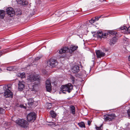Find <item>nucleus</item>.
Wrapping results in <instances>:
<instances>
[{
	"label": "nucleus",
	"mask_w": 130,
	"mask_h": 130,
	"mask_svg": "<svg viewBox=\"0 0 130 130\" xmlns=\"http://www.w3.org/2000/svg\"><path fill=\"white\" fill-rule=\"evenodd\" d=\"M91 121H88V124L89 125H90L91 123Z\"/></svg>",
	"instance_id": "37"
},
{
	"label": "nucleus",
	"mask_w": 130,
	"mask_h": 130,
	"mask_svg": "<svg viewBox=\"0 0 130 130\" xmlns=\"http://www.w3.org/2000/svg\"><path fill=\"white\" fill-rule=\"evenodd\" d=\"M130 44V42H128V44Z\"/></svg>",
	"instance_id": "43"
},
{
	"label": "nucleus",
	"mask_w": 130,
	"mask_h": 130,
	"mask_svg": "<svg viewBox=\"0 0 130 130\" xmlns=\"http://www.w3.org/2000/svg\"><path fill=\"white\" fill-rule=\"evenodd\" d=\"M41 58V57H37L35 58V61H37L38 60H39Z\"/></svg>",
	"instance_id": "36"
},
{
	"label": "nucleus",
	"mask_w": 130,
	"mask_h": 130,
	"mask_svg": "<svg viewBox=\"0 0 130 130\" xmlns=\"http://www.w3.org/2000/svg\"><path fill=\"white\" fill-rule=\"evenodd\" d=\"M5 14V11L4 10H0V18L3 19L4 18Z\"/></svg>",
	"instance_id": "19"
},
{
	"label": "nucleus",
	"mask_w": 130,
	"mask_h": 130,
	"mask_svg": "<svg viewBox=\"0 0 130 130\" xmlns=\"http://www.w3.org/2000/svg\"><path fill=\"white\" fill-rule=\"evenodd\" d=\"M28 80L31 82L35 81V85H37L40 83L41 78L38 76L31 75L30 76Z\"/></svg>",
	"instance_id": "3"
},
{
	"label": "nucleus",
	"mask_w": 130,
	"mask_h": 130,
	"mask_svg": "<svg viewBox=\"0 0 130 130\" xmlns=\"http://www.w3.org/2000/svg\"><path fill=\"white\" fill-rule=\"evenodd\" d=\"M109 34L108 32L107 33H104V34L103 33V35H102V38H106L107 36Z\"/></svg>",
	"instance_id": "30"
},
{
	"label": "nucleus",
	"mask_w": 130,
	"mask_h": 130,
	"mask_svg": "<svg viewBox=\"0 0 130 130\" xmlns=\"http://www.w3.org/2000/svg\"><path fill=\"white\" fill-rule=\"evenodd\" d=\"M58 130H64V129L62 128H58Z\"/></svg>",
	"instance_id": "40"
},
{
	"label": "nucleus",
	"mask_w": 130,
	"mask_h": 130,
	"mask_svg": "<svg viewBox=\"0 0 130 130\" xmlns=\"http://www.w3.org/2000/svg\"><path fill=\"white\" fill-rule=\"evenodd\" d=\"M5 112L4 109L0 107V114H3Z\"/></svg>",
	"instance_id": "28"
},
{
	"label": "nucleus",
	"mask_w": 130,
	"mask_h": 130,
	"mask_svg": "<svg viewBox=\"0 0 130 130\" xmlns=\"http://www.w3.org/2000/svg\"><path fill=\"white\" fill-rule=\"evenodd\" d=\"M6 11L9 17H12L15 15V12L14 10L11 7H9L8 8L6 9Z\"/></svg>",
	"instance_id": "8"
},
{
	"label": "nucleus",
	"mask_w": 130,
	"mask_h": 130,
	"mask_svg": "<svg viewBox=\"0 0 130 130\" xmlns=\"http://www.w3.org/2000/svg\"><path fill=\"white\" fill-rule=\"evenodd\" d=\"M73 88V86L71 84H68L65 85H62L61 88L60 92L65 94L66 93V92L70 93Z\"/></svg>",
	"instance_id": "2"
},
{
	"label": "nucleus",
	"mask_w": 130,
	"mask_h": 130,
	"mask_svg": "<svg viewBox=\"0 0 130 130\" xmlns=\"http://www.w3.org/2000/svg\"><path fill=\"white\" fill-rule=\"evenodd\" d=\"M125 42H126V41H125Z\"/></svg>",
	"instance_id": "45"
},
{
	"label": "nucleus",
	"mask_w": 130,
	"mask_h": 130,
	"mask_svg": "<svg viewBox=\"0 0 130 130\" xmlns=\"http://www.w3.org/2000/svg\"><path fill=\"white\" fill-rule=\"evenodd\" d=\"M70 113L73 115L75 114V107L73 105H71L70 106Z\"/></svg>",
	"instance_id": "18"
},
{
	"label": "nucleus",
	"mask_w": 130,
	"mask_h": 130,
	"mask_svg": "<svg viewBox=\"0 0 130 130\" xmlns=\"http://www.w3.org/2000/svg\"><path fill=\"white\" fill-rule=\"evenodd\" d=\"M17 107H20L21 108H23L24 109H26V107L23 104H17L16 105Z\"/></svg>",
	"instance_id": "27"
},
{
	"label": "nucleus",
	"mask_w": 130,
	"mask_h": 130,
	"mask_svg": "<svg viewBox=\"0 0 130 130\" xmlns=\"http://www.w3.org/2000/svg\"><path fill=\"white\" fill-rule=\"evenodd\" d=\"M127 113L128 117H130V108L127 110Z\"/></svg>",
	"instance_id": "33"
},
{
	"label": "nucleus",
	"mask_w": 130,
	"mask_h": 130,
	"mask_svg": "<svg viewBox=\"0 0 130 130\" xmlns=\"http://www.w3.org/2000/svg\"><path fill=\"white\" fill-rule=\"evenodd\" d=\"M108 33L110 35H116L117 34L116 31L113 30H108Z\"/></svg>",
	"instance_id": "21"
},
{
	"label": "nucleus",
	"mask_w": 130,
	"mask_h": 130,
	"mask_svg": "<svg viewBox=\"0 0 130 130\" xmlns=\"http://www.w3.org/2000/svg\"><path fill=\"white\" fill-rule=\"evenodd\" d=\"M1 46H0V49H1Z\"/></svg>",
	"instance_id": "46"
},
{
	"label": "nucleus",
	"mask_w": 130,
	"mask_h": 130,
	"mask_svg": "<svg viewBox=\"0 0 130 130\" xmlns=\"http://www.w3.org/2000/svg\"><path fill=\"white\" fill-rule=\"evenodd\" d=\"M18 76L22 78H24L25 77V74L24 72L21 73H19L18 74Z\"/></svg>",
	"instance_id": "24"
},
{
	"label": "nucleus",
	"mask_w": 130,
	"mask_h": 130,
	"mask_svg": "<svg viewBox=\"0 0 130 130\" xmlns=\"http://www.w3.org/2000/svg\"><path fill=\"white\" fill-rule=\"evenodd\" d=\"M79 67L77 66H74L71 70L72 71L73 73H76L79 72Z\"/></svg>",
	"instance_id": "15"
},
{
	"label": "nucleus",
	"mask_w": 130,
	"mask_h": 130,
	"mask_svg": "<svg viewBox=\"0 0 130 130\" xmlns=\"http://www.w3.org/2000/svg\"><path fill=\"white\" fill-rule=\"evenodd\" d=\"M104 51H105L106 52L108 51L109 50V49L105 48H104Z\"/></svg>",
	"instance_id": "39"
},
{
	"label": "nucleus",
	"mask_w": 130,
	"mask_h": 130,
	"mask_svg": "<svg viewBox=\"0 0 130 130\" xmlns=\"http://www.w3.org/2000/svg\"><path fill=\"white\" fill-rule=\"evenodd\" d=\"M49 104H50V105H51V104H50V103ZM51 106L50 107H48L47 108V109H49V108H51Z\"/></svg>",
	"instance_id": "42"
},
{
	"label": "nucleus",
	"mask_w": 130,
	"mask_h": 130,
	"mask_svg": "<svg viewBox=\"0 0 130 130\" xmlns=\"http://www.w3.org/2000/svg\"><path fill=\"white\" fill-rule=\"evenodd\" d=\"M78 125L79 127L82 128H85V126L84 122H81L78 123Z\"/></svg>",
	"instance_id": "25"
},
{
	"label": "nucleus",
	"mask_w": 130,
	"mask_h": 130,
	"mask_svg": "<svg viewBox=\"0 0 130 130\" xmlns=\"http://www.w3.org/2000/svg\"><path fill=\"white\" fill-rule=\"evenodd\" d=\"M1 57V56L0 55V57Z\"/></svg>",
	"instance_id": "48"
},
{
	"label": "nucleus",
	"mask_w": 130,
	"mask_h": 130,
	"mask_svg": "<svg viewBox=\"0 0 130 130\" xmlns=\"http://www.w3.org/2000/svg\"><path fill=\"white\" fill-rule=\"evenodd\" d=\"M116 117V116L114 113L109 115H106L104 116V120L106 121H110L113 120Z\"/></svg>",
	"instance_id": "5"
},
{
	"label": "nucleus",
	"mask_w": 130,
	"mask_h": 130,
	"mask_svg": "<svg viewBox=\"0 0 130 130\" xmlns=\"http://www.w3.org/2000/svg\"><path fill=\"white\" fill-rule=\"evenodd\" d=\"M127 28V27L125 26H123V27H120V29H121V30H123L124 31H125L126 33Z\"/></svg>",
	"instance_id": "26"
},
{
	"label": "nucleus",
	"mask_w": 130,
	"mask_h": 130,
	"mask_svg": "<svg viewBox=\"0 0 130 130\" xmlns=\"http://www.w3.org/2000/svg\"><path fill=\"white\" fill-rule=\"evenodd\" d=\"M96 54L98 58H101L105 56V54L100 50H96Z\"/></svg>",
	"instance_id": "13"
},
{
	"label": "nucleus",
	"mask_w": 130,
	"mask_h": 130,
	"mask_svg": "<svg viewBox=\"0 0 130 130\" xmlns=\"http://www.w3.org/2000/svg\"><path fill=\"white\" fill-rule=\"evenodd\" d=\"M78 48L77 46H71L70 50L68 47L65 46L61 49L59 52V53L61 54L69 52L71 54L76 50Z\"/></svg>",
	"instance_id": "1"
},
{
	"label": "nucleus",
	"mask_w": 130,
	"mask_h": 130,
	"mask_svg": "<svg viewBox=\"0 0 130 130\" xmlns=\"http://www.w3.org/2000/svg\"><path fill=\"white\" fill-rule=\"evenodd\" d=\"M46 85L47 91L50 92L51 90L52 86L51 81L49 79H48L46 80Z\"/></svg>",
	"instance_id": "11"
},
{
	"label": "nucleus",
	"mask_w": 130,
	"mask_h": 130,
	"mask_svg": "<svg viewBox=\"0 0 130 130\" xmlns=\"http://www.w3.org/2000/svg\"><path fill=\"white\" fill-rule=\"evenodd\" d=\"M17 3L18 4L23 6H26L28 4L27 1L26 0H18Z\"/></svg>",
	"instance_id": "16"
},
{
	"label": "nucleus",
	"mask_w": 130,
	"mask_h": 130,
	"mask_svg": "<svg viewBox=\"0 0 130 130\" xmlns=\"http://www.w3.org/2000/svg\"><path fill=\"white\" fill-rule=\"evenodd\" d=\"M117 39L116 37H114L112 38L110 40V43L111 45L115 44L117 42Z\"/></svg>",
	"instance_id": "17"
},
{
	"label": "nucleus",
	"mask_w": 130,
	"mask_h": 130,
	"mask_svg": "<svg viewBox=\"0 0 130 130\" xmlns=\"http://www.w3.org/2000/svg\"><path fill=\"white\" fill-rule=\"evenodd\" d=\"M103 33L101 30H98L97 31L96 35H95L94 36L98 38L101 39L102 38Z\"/></svg>",
	"instance_id": "14"
},
{
	"label": "nucleus",
	"mask_w": 130,
	"mask_h": 130,
	"mask_svg": "<svg viewBox=\"0 0 130 130\" xmlns=\"http://www.w3.org/2000/svg\"><path fill=\"white\" fill-rule=\"evenodd\" d=\"M25 84V82L23 81H19L18 88L19 91H22L24 89Z\"/></svg>",
	"instance_id": "12"
},
{
	"label": "nucleus",
	"mask_w": 130,
	"mask_h": 130,
	"mask_svg": "<svg viewBox=\"0 0 130 130\" xmlns=\"http://www.w3.org/2000/svg\"><path fill=\"white\" fill-rule=\"evenodd\" d=\"M57 61L51 58L47 62V66L52 67H55L58 64Z\"/></svg>",
	"instance_id": "6"
},
{
	"label": "nucleus",
	"mask_w": 130,
	"mask_h": 130,
	"mask_svg": "<svg viewBox=\"0 0 130 130\" xmlns=\"http://www.w3.org/2000/svg\"><path fill=\"white\" fill-rule=\"evenodd\" d=\"M127 32L130 33V26L128 27V28L127 27L126 30V33Z\"/></svg>",
	"instance_id": "32"
},
{
	"label": "nucleus",
	"mask_w": 130,
	"mask_h": 130,
	"mask_svg": "<svg viewBox=\"0 0 130 130\" xmlns=\"http://www.w3.org/2000/svg\"><path fill=\"white\" fill-rule=\"evenodd\" d=\"M8 52V50L7 49H5L2 50H0V55L1 56L2 54L7 53Z\"/></svg>",
	"instance_id": "22"
},
{
	"label": "nucleus",
	"mask_w": 130,
	"mask_h": 130,
	"mask_svg": "<svg viewBox=\"0 0 130 130\" xmlns=\"http://www.w3.org/2000/svg\"><path fill=\"white\" fill-rule=\"evenodd\" d=\"M50 112V114L52 118H55L57 115L56 113L53 110L51 111Z\"/></svg>",
	"instance_id": "23"
},
{
	"label": "nucleus",
	"mask_w": 130,
	"mask_h": 130,
	"mask_svg": "<svg viewBox=\"0 0 130 130\" xmlns=\"http://www.w3.org/2000/svg\"><path fill=\"white\" fill-rule=\"evenodd\" d=\"M34 102V101L33 99L29 98L28 100V105H29V107L31 108L32 107V103Z\"/></svg>",
	"instance_id": "20"
},
{
	"label": "nucleus",
	"mask_w": 130,
	"mask_h": 130,
	"mask_svg": "<svg viewBox=\"0 0 130 130\" xmlns=\"http://www.w3.org/2000/svg\"><path fill=\"white\" fill-rule=\"evenodd\" d=\"M1 71V69L0 68V71Z\"/></svg>",
	"instance_id": "44"
},
{
	"label": "nucleus",
	"mask_w": 130,
	"mask_h": 130,
	"mask_svg": "<svg viewBox=\"0 0 130 130\" xmlns=\"http://www.w3.org/2000/svg\"><path fill=\"white\" fill-rule=\"evenodd\" d=\"M71 79L73 82H75V79L74 77H72L71 78Z\"/></svg>",
	"instance_id": "38"
},
{
	"label": "nucleus",
	"mask_w": 130,
	"mask_h": 130,
	"mask_svg": "<svg viewBox=\"0 0 130 130\" xmlns=\"http://www.w3.org/2000/svg\"><path fill=\"white\" fill-rule=\"evenodd\" d=\"M36 117V114L34 112H31L27 115V118L28 121H32L33 122L35 120Z\"/></svg>",
	"instance_id": "7"
},
{
	"label": "nucleus",
	"mask_w": 130,
	"mask_h": 130,
	"mask_svg": "<svg viewBox=\"0 0 130 130\" xmlns=\"http://www.w3.org/2000/svg\"><path fill=\"white\" fill-rule=\"evenodd\" d=\"M11 85H8L7 86V88L6 89H9V90H11Z\"/></svg>",
	"instance_id": "31"
},
{
	"label": "nucleus",
	"mask_w": 130,
	"mask_h": 130,
	"mask_svg": "<svg viewBox=\"0 0 130 130\" xmlns=\"http://www.w3.org/2000/svg\"><path fill=\"white\" fill-rule=\"evenodd\" d=\"M16 13L17 15H20L21 14L22 12L21 11H19L18 12H17Z\"/></svg>",
	"instance_id": "34"
},
{
	"label": "nucleus",
	"mask_w": 130,
	"mask_h": 130,
	"mask_svg": "<svg viewBox=\"0 0 130 130\" xmlns=\"http://www.w3.org/2000/svg\"><path fill=\"white\" fill-rule=\"evenodd\" d=\"M102 15L100 16H95V18H92L90 20L87 21L86 24H88L89 23L91 24H92L95 22H96L97 21L99 20V19L101 18Z\"/></svg>",
	"instance_id": "9"
},
{
	"label": "nucleus",
	"mask_w": 130,
	"mask_h": 130,
	"mask_svg": "<svg viewBox=\"0 0 130 130\" xmlns=\"http://www.w3.org/2000/svg\"><path fill=\"white\" fill-rule=\"evenodd\" d=\"M101 126H100L99 127L96 126V130H101L102 129H101Z\"/></svg>",
	"instance_id": "35"
},
{
	"label": "nucleus",
	"mask_w": 130,
	"mask_h": 130,
	"mask_svg": "<svg viewBox=\"0 0 130 130\" xmlns=\"http://www.w3.org/2000/svg\"><path fill=\"white\" fill-rule=\"evenodd\" d=\"M4 96L6 98H12L13 97V94L11 90L9 89H6L4 94Z\"/></svg>",
	"instance_id": "10"
},
{
	"label": "nucleus",
	"mask_w": 130,
	"mask_h": 130,
	"mask_svg": "<svg viewBox=\"0 0 130 130\" xmlns=\"http://www.w3.org/2000/svg\"><path fill=\"white\" fill-rule=\"evenodd\" d=\"M13 69V67H8L7 68V70L9 71H11Z\"/></svg>",
	"instance_id": "29"
},
{
	"label": "nucleus",
	"mask_w": 130,
	"mask_h": 130,
	"mask_svg": "<svg viewBox=\"0 0 130 130\" xmlns=\"http://www.w3.org/2000/svg\"><path fill=\"white\" fill-rule=\"evenodd\" d=\"M129 19H130V16H129Z\"/></svg>",
	"instance_id": "47"
},
{
	"label": "nucleus",
	"mask_w": 130,
	"mask_h": 130,
	"mask_svg": "<svg viewBox=\"0 0 130 130\" xmlns=\"http://www.w3.org/2000/svg\"><path fill=\"white\" fill-rule=\"evenodd\" d=\"M128 60L130 61V55L128 57Z\"/></svg>",
	"instance_id": "41"
},
{
	"label": "nucleus",
	"mask_w": 130,
	"mask_h": 130,
	"mask_svg": "<svg viewBox=\"0 0 130 130\" xmlns=\"http://www.w3.org/2000/svg\"><path fill=\"white\" fill-rule=\"evenodd\" d=\"M16 123L21 127L25 128L28 124V122L23 119H18L16 121Z\"/></svg>",
	"instance_id": "4"
}]
</instances>
